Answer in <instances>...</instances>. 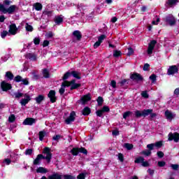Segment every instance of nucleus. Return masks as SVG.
Returning <instances> with one entry per match:
<instances>
[{"label": "nucleus", "instance_id": "8fccbe9b", "mask_svg": "<svg viewBox=\"0 0 179 179\" xmlns=\"http://www.w3.org/2000/svg\"><path fill=\"white\" fill-rule=\"evenodd\" d=\"M177 2H178V0H168V5L173 6V5H176Z\"/></svg>", "mask_w": 179, "mask_h": 179}, {"label": "nucleus", "instance_id": "13d9d810", "mask_svg": "<svg viewBox=\"0 0 179 179\" xmlns=\"http://www.w3.org/2000/svg\"><path fill=\"white\" fill-rule=\"evenodd\" d=\"M141 96L144 99H149V94H148V91H143L141 92Z\"/></svg>", "mask_w": 179, "mask_h": 179}, {"label": "nucleus", "instance_id": "1a4fd4ad", "mask_svg": "<svg viewBox=\"0 0 179 179\" xmlns=\"http://www.w3.org/2000/svg\"><path fill=\"white\" fill-rule=\"evenodd\" d=\"M0 87L3 92H8L12 89V84L2 81L0 84Z\"/></svg>", "mask_w": 179, "mask_h": 179}, {"label": "nucleus", "instance_id": "0eeeda50", "mask_svg": "<svg viewBox=\"0 0 179 179\" xmlns=\"http://www.w3.org/2000/svg\"><path fill=\"white\" fill-rule=\"evenodd\" d=\"M163 146V141H159L156 142L155 143H151L147 145V148L150 149V150H153L155 149V147L157 148V149H160Z\"/></svg>", "mask_w": 179, "mask_h": 179}, {"label": "nucleus", "instance_id": "f03ea898", "mask_svg": "<svg viewBox=\"0 0 179 179\" xmlns=\"http://www.w3.org/2000/svg\"><path fill=\"white\" fill-rule=\"evenodd\" d=\"M150 113H153V109H144L143 110H136L134 112V115L136 118H141V117H148Z\"/></svg>", "mask_w": 179, "mask_h": 179}, {"label": "nucleus", "instance_id": "f3484780", "mask_svg": "<svg viewBox=\"0 0 179 179\" xmlns=\"http://www.w3.org/2000/svg\"><path fill=\"white\" fill-rule=\"evenodd\" d=\"M24 97H25L26 99H21L20 102L21 106H26V104H29V101L31 100V97H30V95H29L28 94H24Z\"/></svg>", "mask_w": 179, "mask_h": 179}, {"label": "nucleus", "instance_id": "bb28decb", "mask_svg": "<svg viewBox=\"0 0 179 179\" xmlns=\"http://www.w3.org/2000/svg\"><path fill=\"white\" fill-rule=\"evenodd\" d=\"M45 99V97L43 94H39L38 96L35 98V101L37 103V104H41V102L43 101V100Z\"/></svg>", "mask_w": 179, "mask_h": 179}, {"label": "nucleus", "instance_id": "58836bf2", "mask_svg": "<svg viewBox=\"0 0 179 179\" xmlns=\"http://www.w3.org/2000/svg\"><path fill=\"white\" fill-rule=\"evenodd\" d=\"M45 131H41L38 133V136H39V141H43L44 140V136H45Z\"/></svg>", "mask_w": 179, "mask_h": 179}, {"label": "nucleus", "instance_id": "aec40b11", "mask_svg": "<svg viewBox=\"0 0 179 179\" xmlns=\"http://www.w3.org/2000/svg\"><path fill=\"white\" fill-rule=\"evenodd\" d=\"M33 124H36V119L33 117H27L23 122V125H33Z\"/></svg>", "mask_w": 179, "mask_h": 179}, {"label": "nucleus", "instance_id": "5701e85b", "mask_svg": "<svg viewBox=\"0 0 179 179\" xmlns=\"http://www.w3.org/2000/svg\"><path fill=\"white\" fill-rule=\"evenodd\" d=\"M91 113H92V109H90V108H89L88 106H85L82 110L83 115H85V117L90 115Z\"/></svg>", "mask_w": 179, "mask_h": 179}, {"label": "nucleus", "instance_id": "69168bd1", "mask_svg": "<svg viewBox=\"0 0 179 179\" xmlns=\"http://www.w3.org/2000/svg\"><path fill=\"white\" fill-rule=\"evenodd\" d=\"M158 167H164L166 166V162L164 161H159L157 163Z\"/></svg>", "mask_w": 179, "mask_h": 179}, {"label": "nucleus", "instance_id": "9b49d317", "mask_svg": "<svg viewBox=\"0 0 179 179\" xmlns=\"http://www.w3.org/2000/svg\"><path fill=\"white\" fill-rule=\"evenodd\" d=\"M41 179H62V175H60L57 172H54L52 175L48 176V178H46L45 176H43Z\"/></svg>", "mask_w": 179, "mask_h": 179}, {"label": "nucleus", "instance_id": "6e6552de", "mask_svg": "<svg viewBox=\"0 0 179 179\" xmlns=\"http://www.w3.org/2000/svg\"><path fill=\"white\" fill-rule=\"evenodd\" d=\"M50 149L48 147H45L43 149V153H44L45 155H46V156L45 157V160H47L48 163H50V162H51V159L52 158V154L50 152Z\"/></svg>", "mask_w": 179, "mask_h": 179}, {"label": "nucleus", "instance_id": "39448f33", "mask_svg": "<svg viewBox=\"0 0 179 179\" xmlns=\"http://www.w3.org/2000/svg\"><path fill=\"white\" fill-rule=\"evenodd\" d=\"M168 141H173L176 143H178L179 142V133L178 132H170L168 134Z\"/></svg>", "mask_w": 179, "mask_h": 179}, {"label": "nucleus", "instance_id": "a19ab883", "mask_svg": "<svg viewBox=\"0 0 179 179\" xmlns=\"http://www.w3.org/2000/svg\"><path fill=\"white\" fill-rule=\"evenodd\" d=\"M124 148L127 150H132V149H134V145L131 144V143H124Z\"/></svg>", "mask_w": 179, "mask_h": 179}, {"label": "nucleus", "instance_id": "6ab92c4d", "mask_svg": "<svg viewBox=\"0 0 179 179\" xmlns=\"http://www.w3.org/2000/svg\"><path fill=\"white\" fill-rule=\"evenodd\" d=\"M129 83V79H123L120 82L118 83V85H120V87L122 89L127 90L128 89L127 85Z\"/></svg>", "mask_w": 179, "mask_h": 179}, {"label": "nucleus", "instance_id": "680f3d73", "mask_svg": "<svg viewBox=\"0 0 179 179\" xmlns=\"http://www.w3.org/2000/svg\"><path fill=\"white\" fill-rule=\"evenodd\" d=\"M63 177H64V179H76L75 176L71 175H68V174L64 175Z\"/></svg>", "mask_w": 179, "mask_h": 179}, {"label": "nucleus", "instance_id": "2f4dec72", "mask_svg": "<svg viewBox=\"0 0 179 179\" xmlns=\"http://www.w3.org/2000/svg\"><path fill=\"white\" fill-rule=\"evenodd\" d=\"M36 173H41V174H45L46 173H48V171L47 169L40 166L36 169Z\"/></svg>", "mask_w": 179, "mask_h": 179}, {"label": "nucleus", "instance_id": "e2e57ef3", "mask_svg": "<svg viewBox=\"0 0 179 179\" xmlns=\"http://www.w3.org/2000/svg\"><path fill=\"white\" fill-rule=\"evenodd\" d=\"M134 49L132 48H128V52H127V56L128 57H131V55H134Z\"/></svg>", "mask_w": 179, "mask_h": 179}, {"label": "nucleus", "instance_id": "9d476101", "mask_svg": "<svg viewBox=\"0 0 179 179\" xmlns=\"http://www.w3.org/2000/svg\"><path fill=\"white\" fill-rule=\"evenodd\" d=\"M165 22L169 23V26H174L177 21L176 20V17L173 16V15H169L166 17Z\"/></svg>", "mask_w": 179, "mask_h": 179}, {"label": "nucleus", "instance_id": "3c124183", "mask_svg": "<svg viewBox=\"0 0 179 179\" xmlns=\"http://www.w3.org/2000/svg\"><path fill=\"white\" fill-rule=\"evenodd\" d=\"M157 76L153 73L150 76V80H152V83H155V82L157 80Z\"/></svg>", "mask_w": 179, "mask_h": 179}, {"label": "nucleus", "instance_id": "c03bdc74", "mask_svg": "<svg viewBox=\"0 0 179 179\" xmlns=\"http://www.w3.org/2000/svg\"><path fill=\"white\" fill-rule=\"evenodd\" d=\"M32 79H34V80H38V79H40V76L37 74L36 71L32 72Z\"/></svg>", "mask_w": 179, "mask_h": 179}, {"label": "nucleus", "instance_id": "20e7f679", "mask_svg": "<svg viewBox=\"0 0 179 179\" xmlns=\"http://www.w3.org/2000/svg\"><path fill=\"white\" fill-rule=\"evenodd\" d=\"M130 79L134 82H143V76L139 73L134 72L130 74Z\"/></svg>", "mask_w": 179, "mask_h": 179}, {"label": "nucleus", "instance_id": "09e8293b", "mask_svg": "<svg viewBox=\"0 0 179 179\" xmlns=\"http://www.w3.org/2000/svg\"><path fill=\"white\" fill-rule=\"evenodd\" d=\"M131 114H132V112L131 111H126L123 113V118L124 120H127V118H128V117H129V115H131Z\"/></svg>", "mask_w": 179, "mask_h": 179}, {"label": "nucleus", "instance_id": "c756f323", "mask_svg": "<svg viewBox=\"0 0 179 179\" xmlns=\"http://www.w3.org/2000/svg\"><path fill=\"white\" fill-rule=\"evenodd\" d=\"M145 160V158L143 157H138L137 158L135 159L134 163L136 164H142Z\"/></svg>", "mask_w": 179, "mask_h": 179}, {"label": "nucleus", "instance_id": "412c9836", "mask_svg": "<svg viewBox=\"0 0 179 179\" xmlns=\"http://www.w3.org/2000/svg\"><path fill=\"white\" fill-rule=\"evenodd\" d=\"M25 58L27 59H30V61H37V55L35 53H27L25 55Z\"/></svg>", "mask_w": 179, "mask_h": 179}, {"label": "nucleus", "instance_id": "393cba45", "mask_svg": "<svg viewBox=\"0 0 179 179\" xmlns=\"http://www.w3.org/2000/svg\"><path fill=\"white\" fill-rule=\"evenodd\" d=\"M5 78H6L7 80H14L15 76L13 75V73L11 71H6Z\"/></svg>", "mask_w": 179, "mask_h": 179}, {"label": "nucleus", "instance_id": "ddd939ff", "mask_svg": "<svg viewBox=\"0 0 179 179\" xmlns=\"http://www.w3.org/2000/svg\"><path fill=\"white\" fill-rule=\"evenodd\" d=\"M175 73H178V67L176 65L170 66L168 69L167 75H175Z\"/></svg>", "mask_w": 179, "mask_h": 179}, {"label": "nucleus", "instance_id": "052dcab7", "mask_svg": "<svg viewBox=\"0 0 179 179\" xmlns=\"http://www.w3.org/2000/svg\"><path fill=\"white\" fill-rule=\"evenodd\" d=\"M150 65L148 63L145 64L143 67V71H150Z\"/></svg>", "mask_w": 179, "mask_h": 179}, {"label": "nucleus", "instance_id": "7ed1b4c3", "mask_svg": "<svg viewBox=\"0 0 179 179\" xmlns=\"http://www.w3.org/2000/svg\"><path fill=\"white\" fill-rule=\"evenodd\" d=\"M70 153L73 156H78L79 153H83V155H87V150H86V148L83 147H81V148L75 147L70 150Z\"/></svg>", "mask_w": 179, "mask_h": 179}, {"label": "nucleus", "instance_id": "c85d7f7f", "mask_svg": "<svg viewBox=\"0 0 179 179\" xmlns=\"http://www.w3.org/2000/svg\"><path fill=\"white\" fill-rule=\"evenodd\" d=\"M63 22H64V18L62 17L61 16L55 17V23L58 26H59V24H61V23H62Z\"/></svg>", "mask_w": 179, "mask_h": 179}, {"label": "nucleus", "instance_id": "cd10ccee", "mask_svg": "<svg viewBox=\"0 0 179 179\" xmlns=\"http://www.w3.org/2000/svg\"><path fill=\"white\" fill-rule=\"evenodd\" d=\"M165 117H166V120H173V118H174V115L169 110L165 111Z\"/></svg>", "mask_w": 179, "mask_h": 179}, {"label": "nucleus", "instance_id": "f704fd0d", "mask_svg": "<svg viewBox=\"0 0 179 179\" xmlns=\"http://www.w3.org/2000/svg\"><path fill=\"white\" fill-rule=\"evenodd\" d=\"M152 150H150V148H148V150H143L141 152V155H144V156H150V155H152Z\"/></svg>", "mask_w": 179, "mask_h": 179}, {"label": "nucleus", "instance_id": "f8f14e48", "mask_svg": "<svg viewBox=\"0 0 179 179\" xmlns=\"http://www.w3.org/2000/svg\"><path fill=\"white\" fill-rule=\"evenodd\" d=\"M41 160H45V157L43 154H39L33 162L34 166H40Z\"/></svg>", "mask_w": 179, "mask_h": 179}, {"label": "nucleus", "instance_id": "338daca9", "mask_svg": "<svg viewBox=\"0 0 179 179\" xmlns=\"http://www.w3.org/2000/svg\"><path fill=\"white\" fill-rule=\"evenodd\" d=\"M26 30H27V31H33V30H34L33 26H31L29 24H27Z\"/></svg>", "mask_w": 179, "mask_h": 179}, {"label": "nucleus", "instance_id": "72a5a7b5", "mask_svg": "<svg viewBox=\"0 0 179 179\" xmlns=\"http://www.w3.org/2000/svg\"><path fill=\"white\" fill-rule=\"evenodd\" d=\"M34 8L36 10L40 11L43 10V4L41 3H36L34 4Z\"/></svg>", "mask_w": 179, "mask_h": 179}, {"label": "nucleus", "instance_id": "5fc2aeb1", "mask_svg": "<svg viewBox=\"0 0 179 179\" xmlns=\"http://www.w3.org/2000/svg\"><path fill=\"white\" fill-rule=\"evenodd\" d=\"M117 157H118V160H120L121 163H124V154L118 153Z\"/></svg>", "mask_w": 179, "mask_h": 179}, {"label": "nucleus", "instance_id": "774afa93", "mask_svg": "<svg viewBox=\"0 0 179 179\" xmlns=\"http://www.w3.org/2000/svg\"><path fill=\"white\" fill-rule=\"evenodd\" d=\"M141 166L143 167H149V166H150V164H149V162L148 161H143Z\"/></svg>", "mask_w": 179, "mask_h": 179}, {"label": "nucleus", "instance_id": "4c0bfd02", "mask_svg": "<svg viewBox=\"0 0 179 179\" xmlns=\"http://www.w3.org/2000/svg\"><path fill=\"white\" fill-rule=\"evenodd\" d=\"M80 86H82L80 83L73 84L70 87V90H76V89H79Z\"/></svg>", "mask_w": 179, "mask_h": 179}, {"label": "nucleus", "instance_id": "b1692460", "mask_svg": "<svg viewBox=\"0 0 179 179\" xmlns=\"http://www.w3.org/2000/svg\"><path fill=\"white\" fill-rule=\"evenodd\" d=\"M71 76H73L76 79H78V80H80V79H82V73L76 71H71Z\"/></svg>", "mask_w": 179, "mask_h": 179}, {"label": "nucleus", "instance_id": "ea45409f", "mask_svg": "<svg viewBox=\"0 0 179 179\" xmlns=\"http://www.w3.org/2000/svg\"><path fill=\"white\" fill-rule=\"evenodd\" d=\"M23 80V78L21 76H16L15 77H14V82H15L16 83H20V82H22V80Z\"/></svg>", "mask_w": 179, "mask_h": 179}, {"label": "nucleus", "instance_id": "423d86ee", "mask_svg": "<svg viewBox=\"0 0 179 179\" xmlns=\"http://www.w3.org/2000/svg\"><path fill=\"white\" fill-rule=\"evenodd\" d=\"M156 44H157V41L156 40H152L150 42L147 50V54H148V55H152L153 54V50H155Z\"/></svg>", "mask_w": 179, "mask_h": 179}, {"label": "nucleus", "instance_id": "4468645a", "mask_svg": "<svg viewBox=\"0 0 179 179\" xmlns=\"http://www.w3.org/2000/svg\"><path fill=\"white\" fill-rule=\"evenodd\" d=\"M55 90H51L48 94V97L50 100V103H55L57 101V96H55Z\"/></svg>", "mask_w": 179, "mask_h": 179}, {"label": "nucleus", "instance_id": "473e14b6", "mask_svg": "<svg viewBox=\"0 0 179 179\" xmlns=\"http://www.w3.org/2000/svg\"><path fill=\"white\" fill-rule=\"evenodd\" d=\"M122 55V52L121 50H113L114 58H120Z\"/></svg>", "mask_w": 179, "mask_h": 179}, {"label": "nucleus", "instance_id": "6e6d98bb", "mask_svg": "<svg viewBox=\"0 0 179 179\" xmlns=\"http://www.w3.org/2000/svg\"><path fill=\"white\" fill-rule=\"evenodd\" d=\"M62 138V136L59 135V134H57V135H55L53 137H52V140L53 141H56V142H59V138Z\"/></svg>", "mask_w": 179, "mask_h": 179}, {"label": "nucleus", "instance_id": "864d4df0", "mask_svg": "<svg viewBox=\"0 0 179 179\" xmlns=\"http://www.w3.org/2000/svg\"><path fill=\"white\" fill-rule=\"evenodd\" d=\"M9 34V32L8 31L3 30V31L1 32V38H5L6 36Z\"/></svg>", "mask_w": 179, "mask_h": 179}, {"label": "nucleus", "instance_id": "dca6fc26", "mask_svg": "<svg viewBox=\"0 0 179 179\" xmlns=\"http://www.w3.org/2000/svg\"><path fill=\"white\" fill-rule=\"evenodd\" d=\"M76 115V113H75V111H72L70 113L69 117H68L66 118V120H65V123L67 125H69V124H71V122H73V121H75V116Z\"/></svg>", "mask_w": 179, "mask_h": 179}, {"label": "nucleus", "instance_id": "79ce46f5", "mask_svg": "<svg viewBox=\"0 0 179 179\" xmlns=\"http://www.w3.org/2000/svg\"><path fill=\"white\" fill-rule=\"evenodd\" d=\"M16 121V116L15 115L11 114L8 117V122H15Z\"/></svg>", "mask_w": 179, "mask_h": 179}, {"label": "nucleus", "instance_id": "49530a36", "mask_svg": "<svg viewBox=\"0 0 179 179\" xmlns=\"http://www.w3.org/2000/svg\"><path fill=\"white\" fill-rule=\"evenodd\" d=\"M24 153L26 156H31V155H33V149L31 148L27 149Z\"/></svg>", "mask_w": 179, "mask_h": 179}, {"label": "nucleus", "instance_id": "2eb2a0df", "mask_svg": "<svg viewBox=\"0 0 179 179\" xmlns=\"http://www.w3.org/2000/svg\"><path fill=\"white\" fill-rule=\"evenodd\" d=\"M17 27H16V24H11L9 26L8 33L11 34V36H15L17 33Z\"/></svg>", "mask_w": 179, "mask_h": 179}, {"label": "nucleus", "instance_id": "de8ad7c7", "mask_svg": "<svg viewBox=\"0 0 179 179\" xmlns=\"http://www.w3.org/2000/svg\"><path fill=\"white\" fill-rule=\"evenodd\" d=\"M105 38H107V36L102 34L98 38V41L102 43Z\"/></svg>", "mask_w": 179, "mask_h": 179}, {"label": "nucleus", "instance_id": "a211bd4d", "mask_svg": "<svg viewBox=\"0 0 179 179\" xmlns=\"http://www.w3.org/2000/svg\"><path fill=\"white\" fill-rule=\"evenodd\" d=\"M92 100V96H90V94H87L85 95H83V97L80 99V101L82 102V105L85 106L86 103L88 101H90Z\"/></svg>", "mask_w": 179, "mask_h": 179}, {"label": "nucleus", "instance_id": "f257e3e1", "mask_svg": "<svg viewBox=\"0 0 179 179\" xmlns=\"http://www.w3.org/2000/svg\"><path fill=\"white\" fill-rule=\"evenodd\" d=\"M16 10V5H11L8 8H5V6L2 3H0V12L2 13H8V15H13Z\"/></svg>", "mask_w": 179, "mask_h": 179}, {"label": "nucleus", "instance_id": "37998d69", "mask_svg": "<svg viewBox=\"0 0 179 179\" xmlns=\"http://www.w3.org/2000/svg\"><path fill=\"white\" fill-rule=\"evenodd\" d=\"M98 106H103V103H104V99H103L102 96H99L96 99Z\"/></svg>", "mask_w": 179, "mask_h": 179}, {"label": "nucleus", "instance_id": "4be33fe9", "mask_svg": "<svg viewBox=\"0 0 179 179\" xmlns=\"http://www.w3.org/2000/svg\"><path fill=\"white\" fill-rule=\"evenodd\" d=\"M73 37L76 38V40L78 41H80V40L82 39V34L80 33V31L79 30H76L73 32Z\"/></svg>", "mask_w": 179, "mask_h": 179}, {"label": "nucleus", "instance_id": "0e129e2a", "mask_svg": "<svg viewBox=\"0 0 179 179\" xmlns=\"http://www.w3.org/2000/svg\"><path fill=\"white\" fill-rule=\"evenodd\" d=\"M86 178V173H81L77 176V179H85Z\"/></svg>", "mask_w": 179, "mask_h": 179}, {"label": "nucleus", "instance_id": "4d7b16f0", "mask_svg": "<svg viewBox=\"0 0 179 179\" xmlns=\"http://www.w3.org/2000/svg\"><path fill=\"white\" fill-rule=\"evenodd\" d=\"M40 41H41V40L39 37H36L34 38V44H35V45H38L40 44Z\"/></svg>", "mask_w": 179, "mask_h": 179}, {"label": "nucleus", "instance_id": "a878e982", "mask_svg": "<svg viewBox=\"0 0 179 179\" xmlns=\"http://www.w3.org/2000/svg\"><path fill=\"white\" fill-rule=\"evenodd\" d=\"M42 75L45 79H50V75L48 69H43L42 70Z\"/></svg>", "mask_w": 179, "mask_h": 179}, {"label": "nucleus", "instance_id": "a18cd8bd", "mask_svg": "<svg viewBox=\"0 0 179 179\" xmlns=\"http://www.w3.org/2000/svg\"><path fill=\"white\" fill-rule=\"evenodd\" d=\"M14 96H15V99H20V97H23L24 94L22 92H15Z\"/></svg>", "mask_w": 179, "mask_h": 179}, {"label": "nucleus", "instance_id": "bf43d9fd", "mask_svg": "<svg viewBox=\"0 0 179 179\" xmlns=\"http://www.w3.org/2000/svg\"><path fill=\"white\" fill-rule=\"evenodd\" d=\"M3 163L6 164V166H9V164L12 163V160H10L9 158H6L3 160Z\"/></svg>", "mask_w": 179, "mask_h": 179}, {"label": "nucleus", "instance_id": "c9c22d12", "mask_svg": "<svg viewBox=\"0 0 179 179\" xmlns=\"http://www.w3.org/2000/svg\"><path fill=\"white\" fill-rule=\"evenodd\" d=\"M61 86L62 87H69L72 86V84H71L70 81L65 80L63 83H62Z\"/></svg>", "mask_w": 179, "mask_h": 179}, {"label": "nucleus", "instance_id": "e433bc0d", "mask_svg": "<svg viewBox=\"0 0 179 179\" xmlns=\"http://www.w3.org/2000/svg\"><path fill=\"white\" fill-rule=\"evenodd\" d=\"M21 85H24V86H29V85H30V82H29V78H22Z\"/></svg>", "mask_w": 179, "mask_h": 179}, {"label": "nucleus", "instance_id": "603ef678", "mask_svg": "<svg viewBox=\"0 0 179 179\" xmlns=\"http://www.w3.org/2000/svg\"><path fill=\"white\" fill-rule=\"evenodd\" d=\"M101 110H102L103 113H110V107H108V106H103Z\"/></svg>", "mask_w": 179, "mask_h": 179}, {"label": "nucleus", "instance_id": "7c9ffc66", "mask_svg": "<svg viewBox=\"0 0 179 179\" xmlns=\"http://www.w3.org/2000/svg\"><path fill=\"white\" fill-rule=\"evenodd\" d=\"M71 76H72V71H67L64 73V75L62 77V80H64V82H65V80H66L67 79H69V78H71Z\"/></svg>", "mask_w": 179, "mask_h": 179}]
</instances>
